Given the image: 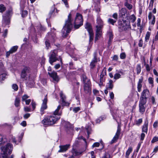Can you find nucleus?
Instances as JSON below:
<instances>
[{"label":"nucleus","instance_id":"nucleus-54","mask_svg":"<svg viewBox=\"0 0 158 158\" xmlns=\"http://www.w3.org/2000/svg\"><path fill=\"white\" fill-rule=\"evenodd\" d=\"M28 96L27 95H24L22 97V101H26L27 100L26 99L28 98Z\"/></svg>","mask_w":158,"mask_h":158},{"label":"nucleus","instance_id":"nucleus-21","mask_svg":"<svg viewBox=\"0 0 158 158\" xmlns=\"http://www.w3.org/2000/svg\"><path fill=\"white\" fill-rule=\"evenodd\" d=\"M105 69L104 68L103 70L102 71V73L101 75H100V84L99 85H102L103 84V77L104 75L106 74V70L105 72H104V69Z\"/></svg>","mask_w":158,"mask_h":158},{"label":"nucleus","instance_id":"nucleus-18","mask_svg":"<svg viewBox=\"0 0 158 158\" xmlns=\"http://www.w3.org/2000/svg\"><path fill=\"white\" fill-rule=\"evenodd\" d=\"M149 91L147 89H144L142 91L141 96L146 98H148L149 96Z\"/></svg>","mask_w":158,"mask_h":158},{"label":"nucleus","instance_id":"nucleus-6","mask_svg":"<svg viewBox=\"0 0 158 158\" xmlns=\"http://www.w3.org/2000/svg\"><path fill=\"white\" fill-rule=\"evenodd\" d=\"M46 38L47 40L45 41V44L48 49L49 48L50 46V43L49 41V40L54 42L57 39L56 37L55 34L53 33H48V35H46Z\"/></svg>","mask_w":158,"mask_h":158},{"label":"nucleus","instance_id":"nucleus-52","mask_svg":"<svg viewBox=\"0 0 158 158\" xmlns=\"http://www.w3.org/2000/svg\"><path fill=\"white\" fill-rule=\"evenodd\" d=\"M12 88L15 90L17 91L18 89V85L16 84H14L12 86Z\"/></svg>","mask_w":158,"mask_h":158},{"label":"nucleus","instance_id":"nucleus-34","mask_svg":"<svg viewBox=\"0 0 158 158\" xmlns=\"http://www.w3.org/2000/svg\"><path fill=\"white\" fill-rule=\"evenodd\" d=\"M137 73V74L140 73L141 71V67L140 64H137L136 68Z\"/></svg>","mask_w":158,"mask_h":158},{"label":"nucleus","instance_id":"nucleus-17","mask_svg":"<svg viewBox=\"0 0 158 158\" xmlns=\"http://www.w3.org/2000/svg\"><path fill=\"white\" fill-rule=\"evenodd\" d=\"M97 53L95 52L94 53V58L90 64L91 68L93 69L95 66V64L97 62Z\"/></svg>","mask_w":158,"mask_h":158},{"label":"nucleus","instance_id":"nucleus-26","mask_svg":"<svg viewBox=\"0 0 158 158\" xmlns=\"http://www.w3.org/2000/svg\"><path fill=\"white\" fill-rule=\"evenodd\" d=\"M120 15L122 17H123L124 16H125V14L127 13L126 9L125 8H123L120 11Z\"/></svg>","mask_w":158,"mask_h":158},{"label":"nucleus","instance_id":"nucleus-30","mask_svg":"<svg viewBox=\"0 0 158 158\" xmlns=\"http://www.w3.org/2000/svg\"><path fill=\"white\" fill-rule=\"evenodd\" d=\"M7 153L4 152L2 151L0 154V158H7Z\"/></svg>","mask_w":158,"mask_h":158},{"label":"nucleus","instance_id":"nucleus-58","mask_svg":"<svg viewBox=\"0 0 158 158\" xmlns=\"http://www.w3.org/2000/svg\"><path fill=\"white\" fill-rule=\"evenodd\" d=\"M100 145V143L98 142L95 143L92 145L93 148L95 147H98Z\"/></svg>","mask_w":158,"mask_h":158},{"label":"nucleus","instance_id":"nucleus-51","mask_svg":"<svg viewBox=\"0 0 158 158\" xmlns=\"http://www.w3.org/2000/svg\"><path fill=\"white\" fill-rule=\"evenodd\" d=\"M24 110L25 112H30L31 111V108L27 106L24 107Z\"/></svg>","mask_w":158,"mask_h":158},{"label":"nucleus","instance_id":"nucleus-15","mask_svg":"<svg viewBox=\"0 0 158 158\" xmlns=\"http://www.w3.org/2000/svg\"><path fill=\"white\" fill-rule=\"evenodd\" d=\"M48 74L50 77L52 78L54 81L56 82H58L59 77L56 72L55 71L52 72H48Z\"/></svg>","mask_w":158,"mask_h":158},{"label":"nucleus","instance_id":"nucleus-47","mask_svg":"<svg viewBox=\"0 0 158 158\" xmlns=\"http://www.w3.org/2000/svg\"><path fill=\"white\" fill-rule=\"evenodd\" d=\"M120 57L121 59H125L126 57V55L124 52H123L120 54Z\"/></svg>","mask_w":158,"mask_h":158},{"label":"nucleus","instance_id":"nucleus-27","mask_svg":"<svg viewBox=\"0 0 158 158\" xmlns=\"http://www.w3.org/2000/svg\"><path fill=\"white\" fill-rule=\"evenodd\" d=\"M108 35L109 37V39L108 42L109 45L111 44V41L113 39V35L112 32L110 31L108 33Z\"/></svg>","mask_w":158,"mask_h":158},{"label":"nucleus","instance_id":"nucleus-38","mask_svg":"<svg viewBox=\"0 0 158 158\" xmlns=\"http://www.w3.org/2000/svg\"><path fill=\"white\" fill-rule=\"evenodd\" d=\"M132 151V149L131 148H128L127 151L126 153V157H128L129 156V154L131 153V152Z\"/></svg>","mask_w":158,"mask_h":158},{"label":"nucleus","instance_id":"nucleus-22","mask_svg":"<svg viewBox=\"0 0 158 158\" xmlns=\"http://www.w3.org/2000/svg\"><path fill=\"white\" fill-rule=\"evenodd\" d=\"M148 121H146L144 123L143 126L142 131V132H145L147 133L148 130Z\"/></svg>","mask_w":158,"mask_h":158},{"label":"nucleus","instance_id":"nucleus-43","mask_svg":"<svg viewBox=\"0 0 158 158\" xmlns=\"http://www.w3.org/2000/svg\"><path fill=\"white\" fill-rule=\"evenodd\" d=\"M86 129L87 130L88 134L87 138H89V135L90 134V131L91 130V129L89 127H86Z\"/></svg>","mask_w":158,"mask_h":158},{"label":"nucleus","instance_id":"nucleus-10","mask_svg":"<svg viewBox=\"0 0 158 158\" xmlns=\"http://www.w3.org/2000/svg\"><path fill=\"white\" fill-rule=\"evenodd\" d=\"M47 97L46 95L45 96L44 99L43 100V102L40 110V114L42 115L44 113V110L47 108Z\"/></svg>","mask_w":158,"mask_h":158},{"label":"nucleus","instance_id":"nucleus-3","mask_svg":"<svg viewBox=\"0 0 158 158\" xmlns=\"http://www.w3.org/2000/svg\"><path fill=\"white\" fill-rule=\"evenodd\" d=\"M30 72L31 69L29 67H24L20 75L21 78L27 80L28 79L31 77Z\"/></svg>","mask_w":158,"mask_h":158},{"label":"nucleus","instance_id":"nucleus-31","mask_svg":"<svg viewBox=\"0 0 158 158\" xmlns=\"http://www.w3.org/2000/svg\"><path fill=\"white\" fill-rule=\"evenodd\" d=\"M96 34L95 35V41H96L97 40H98L99 38L101 35L102 32H96Z\"/></svg>","mask_w":158,"mask_h":158},{"label":"nucleus","instance_id":"nucleus-20","mask_svg":"<svg viewBox=\"0 0 158 158\" xmlns=\"http://www.w3.org/2000/svg\"><path fill=\"white\" fill-rule=\"evenodd\" d=\"M70 146L69 144L60 146V152L66 151L69 148Z\"/></svg>","mask_w":158,"mask_h":158},{"label":"nucleus","instance_id":"nucleus-48","mask_svg":"<svg viewBox=\"0 0 158 158\" xmlns=\"http://www.w3.org/2000/svg\"><path fill=\"white\" fill-rule=\"evenodd\" d=\"M102 158H110V156L108 153L106 152L104 156Z\"/></svg>","mask_w":158,"mask_h":158},{"label":"nucleus","instance_id":"nucleus-50","mask_svg":"<svg viewBox=\"0 0 158 158\" xmlns=\"http://www.w3.org/2000/svg\"><path fill=\"white\" fill-rule=\"evenodd\" d=\"M28 12L27 10H24L22 11V17H25L27 15Z\"/></svg>","mask_w":158,"mask_h":158},{"label":"nucleus","instance_id":"nucleus-57","mask_svg":"<svg viewBox=\"0 0 158 158\" xmlns=\"http://www.w3.org/2000/svg\"><path fill=\"white\" fill-rule=\"evenodd\" d=\"M31 105L32 107V108L33 109V110H34L35 108V106H36V104L35 103L33 102V101H32Z\"/></svg>","mask_w":158,"mask_h":158},{"label":"nucleus","instance_id":"nucleus-29","mask_svg":"<svg viewBox=\"0 0 158 158\" xmlns=\"http://www.w3.org/2000/svg\"><path fill=\"white\" fill-rule=\"evenodd\" d=\"M20 104V98L16 97L15 101V105L16 107H18Z\"/></svg>","mask_w":158,"mask_h":158},{"label":"nucleus","instance_id":"nucleus-25","mask_svg":"<svg viewBox=\"0 0 158 158\" xmlns=\"http://www.w3.org/2000/svg\"><path fill=\"white\" fill-rule=\"evenodd\" d=\"M147 98L140 96L139 104L145 105L147 102Z\"/></svg>","mask_w":158,"mask_h":158},{"label":"nucleus","instance_id":"nucleus-7","mask_svg":"<svg viewBox=\"0 0 158 158\" xmlns=\"http://www.w3.org/2000/svg\"><path fill=\"white\" fill-rule=\"evenodd\" d=\"M11 10L7 11L3 16L2 23L3 25H9L10 23V17L11 14Z\"/></svg>","mask_w":158,"mask_h":158},{"label":"nucleus","instance_id":"nucleus-64","mask_svg":"<svg viewBox=\"0 0 158 158\" xmlns=\"http://www.w3.org/2000/svg\"><path fill=\"white\" fill-rule=\"evenodd\" d=\"M158 121H156L153 123V127L154 128H156L158 126Z\"/></svg>","mask_w":158,"mask_h":158},{"label":"nucleus","instance_id":"nucleus-32","mask_svg":"<svg viewBox=\"0 0 158 158\" xmlns=\"http://www.w3.org/2000/svg\"><path fill=\"white\" fill-rule=\"evenodd\" d=\"M103 24H99L98 25L96 26V27L97 28V29L96 30V32H102L101 30Z\"/></svg>","mask_w":158,"mask_h":158},{"label":"nucleus","instance_id":"nucleus-4","mask_svg":"<svg viewBox=\"0 0 158 158\" xmlns=\"http://www.w3.org/2000/svg\"><path fill=\"white\" fill-rule=\"evenodd\" d=\"M83 19L82 15L79 13H77L75 20L74 22V27L75 29H78L83 25Z\"/></svg>","mask_w":158,"mask_h":158},{"label":"nucleus","instance_id":"nucleus-56","mask_svg":"<svg viewBox=\"0 0 158 158\" xmlns=\"http://www.w3.org/2000/svg\"><path fill=\"white\" fill-rule=\"evenodd\" d=\"M142 86V85L141 84H138L137 89H138V91L139 92H140L141 91Z\"/></svg>","mask_w":158,"mask_h":158},{"label":"nucleus","instance_id":"nucleus-62","mask_svg":"<svg viewBox=\"0 0 158 158\" xmlns=\"http://www.w3.org/2000/svg\"><path fill=\"white\" fill-rule=\"evenodd\" d=\"M30 115V114L29 113H27L24 114L23 116V117L25 119L28 118Z\"/></svg>","mask_w":158,"mask_h":158},{"label":"nucleus","instance_id":"nucleus-13","mask_svg":"<svg viewBox=\"0 0 158 158\" xmlns=\"http://www.w3.org/2000/svg\"><path fill=\"white\" fill-rule=\"evenodd\" d=\"M57 52L56 50H54L51 52L50 56H49V62L51 64L56 60H58V58L57 57Z\"/></svg>","mask_w":158,"mask_h":158},{"label":"nucleus","instance_id":"nucleus-5","mask_svg":"<svg viewBox=\"0 0 158 158\" xmlns=\"http://www.w3.org/2000/svg\"><path fill=\"white\" fill-rule=\"evenodd\" d=\"M60 109L61 107L63 109L64 106H69L70 103L67 101L66 97L62 92L60 93Z\"/></svg>","mask_w":158,"mask_h":158},{"label":"nucleus","instance_id":"nucleus-46","mask_svg":"<svg viewBox=\"0 0 158 158\" xmlns=\"http://www.w3.org/2000/svg\"><path fill=\"white\" fill-rule=\"evenodd\" d=\"M82 79L83 82L84 84H85V83H86V80L87 79V78L86 76L84 75L83 74L82 76Z\"/></svg>","mask_w":158,"mask_h":158},{"label":"nucleus","instance_id":"nucleus-12","mask_svg":"<svg viewBox=\"0 0 158 158\" xmlns=\"http://www.w3.org/2000/svg\"><path fill=\"white\" fill-rule=\"evenodd\" d=\"M62 123L65 128V130L67 133L69 134L72 132L73 129L69 122L63 121Z\"/></svg>","mask_w":158,"mask_h":158},{"label":"nucleus","instance_id":"nucleus-55","mask_svg":"<svg viewBox=\"0 0 158 158\" xmlns=\"http://www.w3.org/2000/svg\"><path fill=\"white\" fill-rule=\"evenodd\" d=\"M158 141V137H154L152 140L151 142L152 143Z\"/></svg>","mask_w":158,"mask_h":158},{"label":"nucleus","instance_id":"nucleus-33","mask_svg":"<svg viewBox=\"0 0 158 158\" xmlns=\"http://www.w3.org/2000/svg\"><path fill=\"white\" fill-rule=\"evenodd\" d=\"M6 139L3 138L2 136L0 135V145L4 144L6 141Z\"/></svg>","mask_w":158,"mask_h":158},{"label":"nucleus","instance_id":"nucleus-44","mask_svg":"<svg viewBox=\"0 0 158 158\" xmlns=\"http://www.w3.org/2000/svg\"><path fill=\"white\" fill-rule=\"evenodd\" d=\"M120 77L121 75L119 73H116L114 75V79L116 80L120 78Z\"/></svg>","mask_w":158,"mask_h":158},{"label":"nucleus","instance_id":"nucleus-36","mask_svg":"<svg viewBox=\"0 0 158 158\" xmlns=\"http://www.w3.org/2000/svg\"><path fill=\"white\" fill-rule=\"evenodd\" d=\"M124 5L129 10L131 9L132 8V5L128 3L127 2L125 3Z\"/></svg>","mask_w":158,"mask_h":158},{"label":"nucleus","instance_id":"nucleus-11","mask_svg":"<svg viewBox=\"0 0 158 158\" xmlns=\"http://www.w3.org/2000/svg\"><path fill=\"white\" fill-rule=\"evenodd\" d=\"M84 91L86 94H89L91 92V82L90 80H88L86 83L84 84Z\"/></svg>","mask_w":158,"mask_h":158},{"label":"nucleus","instance_id":"nucleus-2","mask_svg":"<svg viewBox=\"0 0 158 158\" xmlns=\"http://www.w3.org/2000/svg\"><path fill=\"white\" fill-rule=\"evenodd\" d=\"M58 118L56 116H48L45 117L42 121L41 123L45 126L52 125L58 121Z\"/></svg>","mask_w":158,"mask_h":158},{"label":"nucleus","instance_id":"nucleus-60","mask_svg":"<svg viewBox=\"0 0 158 158\" xmlns=\"http://www.w3.org/2000/svg\"><path fill=\"white\" fill-rule=\"evenodd\" d=\"M148 81L150 84H153V78L151 77L149 78Z\"/></svg>","mask_w":158,"mask_h":158},{"label":"nucleus","instance_id":"nucleus-63","mask_svg":"<svg viewBox=\"0 0 158 158\" xmlns=\"http://www.w3.org/2000/svg\"><path fill=\"white\" fill-rule=\"evenodd\" d=\"M145 136V135L144 133H142L141 135L140 140H143Z\"/></svg>","mask_w":158,"mask_h":158},{"label":"nucleus","instance_id":"nucleus-53","mask_svg":"<svg viewBox=\"0 0 158 158\" xmlns=\"http://www.w3.org/2000/svg\"><path fill=\"white\" fill-rule=\"evenodd\" d=\"M80 110V108L79 107H77L74 108L73 109V111L75 113H77Z\"/></svg>","mask_w":158,"mask_h":158},{"label":"nucleus","instance_id":"nucleus-61","mask_svg":"<svg viewBox=\"0 0 158 158\" xmlns=\"http://www.w3.org/2000/svg\"><path fill=\"white\" fill-rule=\"evenodd\" d=\"M146 66V69L148 72H149L150 71V67L148 64H146L145 65Z\"/></svg>","mask_w":158,"mask_h":158},{"label":"nucleus","instance_id":"nucleus-1","mask_svg":"<svg viewBox=\"0 0 158 158\" xmlns=\"http://www.w3.org/2000/svg\"><path fill=\"white\" fill-rule=\"evenodd\" d=\"M73 19L72 17V15L70 13L68 16V19L66 21L61 31L62 36L64 38H66L71 31L73 26L74 23L73 22Z\"/></svg>","mask_w":158,"mask_h":158},{"label":"nucleus","instance_id":"nucleus-23","mask_svg":"<svg viewBox=\"0 0 158 158\" xmlns=\"http://www.w3.org/2000/svg\"><path fill=\"white\" fill-rule=\"evenodd\" d=\"M113 83V81L111 80H110L109 81V82L107 83L106 85V89L110 90L112 89L114 86Z\"/></svg>","mask_w":158,"mask_h":158},{"label":"nucleus","instance_id":"nucleus-39","mask_svg":"<svg viewBox=\"0 0 158 158\" xmlns=\"http://www.w3.org/2000/svg\"><path fill=\"white\" fill-rule=\"evenodd\" d=\"M154 2V0H151L150 1L149 6L148 7L149 9L150 10H152V9Z\"/></svg>","mask_w":158,"mask_h":158},{"label":"nucleus","instance_id":"nucleus-16","mask_svg":"<svg viewBox=\"0 0 158 158\" xmlns=\"http://www.w3.org/2000/svg\"><path fill=\"white\" fill-rule=\"evenodd\" d=\"M18 47L17 46H14L12 47L10 49V50L6 52V56L7 58H8L10 54L15 52L18 48Z\"/></svg>","mask_w":158,"mask_h":158},{"label":"nucleus","instance_id":"nucleus-9","mask_svg":"<svg viewBox=\"0 0 158 158\" xmlns=\"http://www.w3.org/2000/svg\"><path fill=\"white\" fill-rule=\"evenodd\" d=\"M1 149L2 152L10 154L12 150L13 146L10 143H8L5 146L2 147Z\"/></svg>","mask_w":158,"mask_h":158},{"label":"nucleus","instance_id":"nucleus-41","mask_svg":"<svg viewBox=\"0 0 158 158\" xmlns=\"http://www.w3.org/2000/svg\"><path fill=\"white\" fill-rule=\"evenodd\" d=\"M150 32L148 31L147 32L145 37V41L146 42L148 41V40H149V38L150 37Z\"/></svg>","mask_w":158,"mask_h":158},{"label":"nucleus","instance_id":"nucleus-49","mask_svg":"<svg viewBox=\"0 0 158 158\" xmlns=\"http://www.w3.org/2000/svg\"><path fill=\"white\" fill-rule=\"evenodd\" d=\"M142 122V118H140L135 121V123L137 125H140Z\"/></svg>","mask_w":158,"mask_h":158},{"label":"nucleus","instance_id":"nucleus-45","mask_svg":"<svg viewBox=\"0 0 158 158\" xmlns=\"http://www.w3.org/2000/svg\"><path fill=\"white\" fill-rule=\"evenodd\" d=\"M6 76V73H3L0 75V80H3L5 79Z\"/></svg>","mask_w":158,"mask_h":158},{"label":"nucleus","instance_id":"nucleus-19","mask_svg":"<svg viewBox=\"0 0 158 158\" xmlns=\"http://www.w3.org/2000/svg\"><path fill=\"white\" fill-rule=\"evenodd\" d=\"M27 81V85L28 87L31 88L34 86L35 83L33 78L31 77L28 79V80Z\"/></svg>","mask_w":158,"mask_h":158},{"label":"nucleus","instance_id":"nucleus-8","mask_svg":"<svg viewBox=\"0 0 158 158\" xmlns=\"http://www.w3.org/2000/svg\"><path fill=\"white\" fill-rule=\"evenodd\" d=\"M85 27L88 31L89 35V42H91L94 38V33L92 29V26L90 23H86Z\"/></svg>","mask_w":158,"mask_h":158},{"label":"nucleus","instance_id":"nucleus-35","mask_svg":"<svg viewBox=\"0 0 158 158\" xmlns=\"http://www.w3.org/2000/svg\"><path fill=\"white\" fill-rule=\"evenodd\" d=\"M129 19L132 23H134L136 19V17L134 15H132L130 16Z\"/></svg>","mask_w":158,"mask_h":158},{"label":"nucleus","instance_id":"nucleus-14","mask_svg":"<svg viewBox=\"0 0 158 158\" xmlns=\"http://www.w3.org/2000/svg\"><path fill=\"white\" fill-rule=\"evenodd\" d=\"M121 128L119 125H118V129L115 134V135L113 137L112 139L110 142V143L112 144L114 143H115L118 139L119 137L120 134Z\"/></svg>","mask_w":158,"mask_h":158},{"label":"nucleus","instance_id":"nucleus-28","mask_svg":"<svg viewBox=\"0 0 158 158\" xmlns=\"http://www.w3.org/2000/svg\"><path fill=\"white\" fill-rule=\"evenodd\" d=\"M144 104H139V111L140 112L143 113L145 111V108Z\"/></svg>","mask_w":158,"mask_h":158},{"label":"nucleus","instance_id":"nucleus-42","mask_svg":"<svg viewBox=\"0 0 158 158\" xmlns=\"http://www.w3.org/2000/svg\"><path fill=\"white\" fill-rule=\"evenodd\" d=\"M116 20H113L111 19H109L108 20V22L110 24L114 25V23H116Z\"/></svg>","mask_w":158,"mask_h":158},{"label":"nucleus","instance_id":"nucleus-59","mask_svg":"<svg viewBox=\"0 0 158 158\" xmlns=\"http://www.w3.org/2000/svg\"><path fill=\"white\" fill-rule=\"evenodd\" d=\"M62 1L64 3L66 6L68 8L69 7V6L67 2V0H62Z\"/></svg>","mask_w":158,"mask_h":158},{"label":"nucleus","instance_id":"nucleus-24","mask_svg":"<svg viewBox=\"0 0 158 158\" xmlns=\"http://www.w3.org/2000/svg\"><path fill=\"white\" fill-rule=\"evenodd\" d=\"M73 155V156H77L82 154V152L78 151L76 149H73L72 150Z\"/></svg>","mask_w":158,"mask_h":158},{"label":"nucleus","instance_id":"nucleus-40","mask_svg":"<svg viewBox=\"0 0 158 158\" xmlns=\"http://www.w3.org/2000/svg\"><path fill=\"white\" fill-rule=\"evenodd\" d=\"M6 7L3 4L0 5V12H2L6 10Z\"/></svg>","mask_w":158,"mask_h":158},{"label":"nucleus","instance_id":"nucleus-37","mask_svg":"<svg viewBox=\"0 0 158 158\" xmlns=\"http://www.w3.org/2000/svg\"><path fill=\"white\" fill-rule=\"evenodd\" d=\"M59 105L58 106L57 108L53 112V114L55 116L58 115H59Z\"/></svg>","mask_w":158,"mask_h":158}]
</instances>
